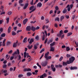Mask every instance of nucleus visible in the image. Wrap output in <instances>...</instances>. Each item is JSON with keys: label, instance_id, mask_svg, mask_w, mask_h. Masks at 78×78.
Returning a JSON list of instances; mask_svg holds the SVG:
<instances>
[{"label": "nucleus", "instance_id": "obj_1", "mask_svg": "<svg viewBox=\"0 0 78 78\" xmlns=\"http://www.w3.org/2000/svg\"><path fill=\"white\" fill-rule=\"evenodd\" d=\"M75 57L73 56H72L71 58H69V61H67L66 62L68 64H71L72 62H73L75 61Z\"/></svg>", "mask_w": 78, "mask_h": 78}, {"label": "nucleus", "instance_id": "obj_2", "mask_svg": "<svg viewBox=\"0 0 78 78\" xmlns=\"http://www.w3.org/2000/svg\"><path fill=\"white\" fill-rule=\"evenodd\" d=\"M27 41L28 42H29H29V44H32V43L34 42V38H31L30 39V38H28Z\"/></svg>", "mask_w": 78, "mask_h": 78}, {"label": "nucleus", "instance_id": "obj_3", "mask_svg": "<svg viewBox=\"0 0 78 78\" xmlns=\"http://www.w3.org/2000/svg\"><path fill=\"white\" fill-rule=\"evenodd\" d=\"M2 73H5L4 74L5 76H7L8 75V73H7V70L2 69Z\"/></svg>", "mask_w": 78, "mask_h": 78}, {"label": "nucleus", "instance_id": "obj_4", "mask_svg": "<svg viewBox=\"0 0 78 78\" xmlns=\"http://www.w3.org/2000/svg\"><path fill=\"white\" fill-rule=\"evenodd\" d=\"M47 64H48V62L46 61L44 62H42L41 63V64L42 66H43V67H45V66H46Z\"/></svg>", "mask_w": 78, "mask_h": 78}, {"label": "nucleus", "instance_id": "obj_5", "mask_svg": "<svg viewBox=\"0 0 78 78\" xmlns=\"http://www.w3.org/2000/svg\"><path fill=\"white\" fill-rule=\"evenodd\" d=\"M49 54V52L48 51L47 53L45 54L44 56V58H45L46 59L48 60V55Z\"/></svg>", "mask_w": 78, "mask_h": 78}, {"label": "nucleus", "instance_id": "obj_6", "mask_svg": "<svg viewBox=\"0 0 78 78\" xmlns=\"http://www.w3.org/2000/svg\"><path fill=\"white\" fill-rule=\"evenodd\" d=\"M31 29V26H28L26 27V30L28 31H30Z\"/></svg>", "mask_w": 78, "mask_h": 78}, {"label": "nucleus", "instance_id": "obj_7", "mask_svg": "<svg viewBox=\"0 0 78 78\" xmlns=\"http://www.w3.org/2000/svg\"><path fill=\"white\" fill-rule=\"evenodd\" d=\"M28 22V19H26L24 20L23 21V23L24 25H25L27 22Z\"/></svg>", "mask_w": 78, "mask_h": 78}, {"label": "nucleus", "instance_id": "obj_8", "mask_svg": "<svg viewBox=\"0 0 78 78\" xmlns=\"http://www.w3.org/2000/svg\"><path fill=\"white\" fill-rule=\"evenodd\" d=\"M18 43V41H17L16 43H14L13 45V47L14 48L17 47V44Z\"/></svg>", "mask_w": 78, "mask_h": 78}, {"label": "nucleus", "instance_id": "obj_9", "mask_svg": "<svg viewBox=\"0 0 78 78\" xmlns=\"http://www.w3.org/2000/svg\"><path fill=\"white\" fill-rule=\"evenodd\" d=\"M38 45L39 44H35L34 45V48L35 49H37L38 48Z\"/></svg>", "mask_w": 78, "mask_h": 78}, {"label": "nucleus", "instance_id": "obj_10", "mask_svg": "<svg viewBox=\"0 0 78 78\" xmlns=\"http://www.w3.org/2000/svg\"><path fill=\"white\" fill-rule=\"evenodd\" d=\"M12 43L10 41H7L6 43L7 46H9V45H11V44Z\"/></svg>", "mask_w": 78, "mask_h": 78}, {"label": "nucleus", "instance_id": "obj_11", "mask_svg": "<svg viewBox=\"0 0 78 78\" xmlns=\"http://www.w3.org/2000/svg\"><path fill=\"white\" fill-rule=\"evenodd\" d=\"M42 3H41V2H39L37 4V7H39V8H40V7H41L42 6Z\"/></svg>", "mask_w": 78, "mask_h": 78}, {"label": "nucleus", "instance_id": "obj_12", "mask_svg": "<svg viewBox=\"0 0 78 78\" xmlns=\"http://www.w3.org/2000/svg\"><path fill=\"white\" fill-rule=\"evenodd\" d=\"M51 50L50 51H55V47H51Z\"/></svg>", "mask_w": 78, "mask_h": 78}, {"label": "nucleus", "instance_id": "obj_13", "mask_svg": "<svg viewBox=\"0 0 78 78\" xmlns=\"http://www.w3.org/2000/svg\"><path fill=\"white\" fill-rule=\"evenodd\" d=\"M5 42H6V39H4L2 42V46L3 47L5 46Z\"/></svg>", "mask_w": 78, "mask_h": 78}, {"label": "nucleus", "instance_id": "obj_14", "mask_svg": "<svg viewBox=\"0 0 78 78\" xmlns=\"http://www.w3.org/2000/svg\"><path fill=\"white\" fill-rule=\"evenodd\" d=\"M23 42L24 43H27V38L25 37L23 40Z\"/></svg>", "mask_w": 78, "mask_h": 78}, {"label": "nucleus", "instance_id": "obj_15", "mask_svg": "<svg viewBox=\"0 0 78 78\" xmlns=\"http://www.w3.org/2000/svg\"><path fill=\"white\" fill-rule=\"evenodd\" d=\"M78 69V68L76 67H71L70 68L71 70H75L76 69Z\"/></svg>", "mask_w": 78, "mask_h": 78}, {"label": "nucleus", "instance_id": "obj_16", "mask_svg": "<svg viewBox=\"0 0 78 78\" xmlns=\"http://www.w3.org/2000/svg\"><path fill=\"white\" fill-rule=\"evenodd\" d=\"M27 75L28 76H30L31 75H32V73H31V72H29L27 73Z\"/></svg>", "mask_w": 78, "mask_h": 78}, {"label": "nucleus", "instance_id": "obj_17", "mask_svg": "<svg viewBox=\"0 0 78 78\" xmlns=\"http://www.w3.org/2000/svg\"><path fill=\"white\" fill-rule=\"evenodd\" d=\"M63 32V31L62 30H61L60 31V34H58V36H60V37H61V35L62 34V32Z\"/></svg>", "mask_w": 78, "mask_h": 78}, {"label": "nucleus", "instance_id": "obj_18", "mask_svg": "<svg viewBox=\"0 0 78 78\" xmlns=\"http://www.w3.org/2000/svg\"><path fill=\"white\" fill-rule=\"evenodd\" d=\"M31 30H32L34 32L35 31V30H36V28L32 26L31 27Z\"/></svg>", "mask_w": 78, "mask_h": 78}, {"label": "nucleus", "instance_id": "obj_19", "mask_svg": "<svg viewBox=\"0 0 78 78\" xmlns=\"http://www.w3.org/2000/svg\"><path fill=\"white\" fill-rule=\"evenodd\" d=\"M71 35H72V33L69 32L67 34V36L69 37V36H71Z\"/></svg>", "mask_w": 78, "mask_h": 78}, {"label": "nucleus", "instance_id": "obj_20", "mask_svg": "<svg viewBox=\"0 0 78 78\" xmlns=\"http://www.w3.org/2000/svg\"><path fill=\"white\" fill-rule=\"evenodd\" d=\"M28 4L27 3L25 4V5L24 6L23 9H26L27 7H28Z\"/></svg>", "mask_w": 78, "mask_h": 78}, {"label": "nucleus", "instance_id": "obj_21", "mask_svg": "<svg viewBox=\"0 0 78 78\" xmlns=\"http://www.w3.org/2000/svg\"><path fill=\"white\" fill-rule=\"evenodd\" d=\"M55 42H54L53 43H51L50 44V47H52V46H53V45H55Z\"/></svg>", "mask_w": 78, "mask_h": 78}, {"label": "nucleus", "instance_id": "obj_22", "mask_svg": "<svg viewBox=\"0 0 78 78\" xmlns=\"http://www.w3.org/2000/svg\"><path fill=\"white\" fill-rule=\"evenodd\" d=\"M12 28L11 27H9L8 29V33H9L11 32V29Z\"/></svg>", "mask_w": 78, "mask_h": 78}, {"label": "nucleus", "instance_id": "obj_23", "mask_svg": "<svg viewBox=\"0 0 78 78\" xmlns=\"http://www.w3.org/2000/svg\"><path fill=\"white\" fill-rule=\"evenodd\" d=\"M12 36H15V35H16L17 34L14 31H12Z\"/></svg>", "mask_w": 78, "mask_h": 78}, {"label": "nucleus", "instance_id": "obj_24", "mask_svg": "<svg viewBox=\"0 0 78 78\" xmlns=\"http://www.w3.org/2000/svg\"><path fill=\"white\" fill-rule=\"evenodd\" d=\"M55 22H57V21H58V22H59V17L56 18L55 19Z\"/></svg>", "mask_w": 78, "mask_h": 78}, {"label": "nucleus", "instance_id": "obj_25", "mask_svg": "<svg viewBox=\"0 0 78 78\" xmlns=\"http://www.w3.org/2000/svg\"><path fill=\"white\" fill-rule=\"evenodd\" d=\"M67 10L66 9H65L64 10H63L62 12L64 14H65V13H66L67 12Z\"/></svg>", "mask_w": 78, "mask_h": 78}, {"label": "nucleus", "instance_id": "obj_26", "mask_svg": "<svg viewBox=\"0 0 78 78\" xmlns=\"http://www.w3.org/2000/svg\"><path fill=\"white\" fill-rule=\"evenodd\" d=\"M64 19V16H61L60 18V21H62V20Z\"/></svg>", "mask_w": 78, "mask_h": 78}, {"label": "nucleus", "instance_id": "obj_27", "mask_svg": "<svg viewBox=\"0 0 78 78\" xmlns=\"http://www.w3.org/2000/svg\"><path fill=\"white\" fill-rule=\"evenodd\" d=\"M27 47L28 48V49H31L33 47V45H31L30 46L29 45H28V46Z\"/></svg>", "mask_w": 78, "mask_h": 78}, {"label": "nucleus", "instance_id": "obj_28", "mask_svg": "<svg viewBox=\"0 0 78 78\" xmlns=\"http://www.w3.org/2000/svg\"><path fill=\"white\" fill-rule=\"evenodd\" d=\"M6 20L7 21H6L7 23H9V18H6Z\"/></svg>", "mask_w": 78, "mask_h": 78}, {"label": "nucleus", "instance_id": "obj_29", "mask_svg": "<svg viewBox=\"0 0 78 78\" xmlns=\"http://www.w3.org/2000/svg\"><path fill=\"white\" fill-rule=\"evenodd\" d=\"M44 50H45V49H44V48H43L41 51L40 52V53H42L43 51H44Z\"/></svg>", "mask_w": 78, "mask_h": 78}, {"label": "nucleus", "instance_id": "obj_30", "mask_svg": "<svg viewBox=\"0 0 78 78\" xmlns=\"http://www.w3.org/2000/svg\"><path fill=\"white\" fill-rule=\"evenodd\" d=\"M27 52H24V58H26L27 57Z\"/></svg>", "mask_w": 78, "mask_h": 78}, {"label": "nucleus", "instance_id": "obj_31", "mask_svg": "<svg viewBox=\"0 0 78 78\" xmlns=\"http://www.w3.org/2000/svg\"><path fill=\"white\" fill-rule=\"evenodd\" d=\"M5 36H6V34H5V33H4L1 34V37H5Z\"/></svg>", "mask_w": 78, "mask_h": 78}, {"label": "nucleus", "instance_id": "obj_32", "mask_svg": "<svg viewBox=\"0 0 78 78\" xmlns=\"http://www.w3.org/2000/svg\"><path fill=\"white\" fill-rule=\"evenodd\" d=\"M52 42H53V41L51 40H50L48 42V44H50V43H51Z\"/></svg>", "mask_w": 78, "mask_h": 78}, {"label": "nucleus", "instance_id": "obj_33", "mask_svg": "<svg viewBox=\"0 0 78 78\" xmlns=\"http://www.w3.org/2000/svg\"><path fill=\"white\" fill-rule=\"evenodd\" d=\"M22 30H18L17 31H16V33L17 34L19 33H20V32H22Z\"/></svg>", "mask_w": 78, "mask_h": 78}, {"label": "nucleus", "instance_id": "obj_34", "mask_svg": "<svg viewBox=\"0 0 78 78\" xmlns=\"http://www.w3.org/2000/svg\"><path fill=\"white\" fill-rule=\"evenodd\" d=\"M7 14L9 15H11V14H12V12L8 11V12H7Z\"/></svg>", "mask_w": 78, "mask_h": 78}, {"label": "nucleus", "instance_id": "obj_35", "mask_svg": "<svg viewBox=\"0 0 78 78\" xmlns=\"http://www.w3.org/2000/svg\"><path fill=\"white\" fill-rule=\"evenodd\" d=\"M27 58H31V57L29 55V54L28 53H27Z\"/></svg>", "mask_w": 78, "mask_h": 78}, {"label": "nucleus", "instance_id": "obj_36", "mask_svg": "<svg viewBox=\"0 0 78 78\" xmlns=\"http://www.w3.org/2000/svg\"><path fill=\"white\" fill-rule=\"evenodd\" d=\"M35 39H36V40H37V41H38V40H39V36L37 35V36L36 37Z\"/></svg>", "mask_w": 78, "mask_h": 78}, {"label": "nucleus", "instance_id": "obj_37", "mask_svg": "<svg viewBox=\"0 0 78 78\" xmlns=\"http://www.w3.org/2000/svg\"><path fill=\"white\" fill-rule=\"evenodd\" d=\"M33 8H34V6H32L31 7H30V11L32 10V9H33Z\"/></svg>", "mask_w": 78, "mask_h": 78}, {"label": "nucleus", "instance_id": "obj_38", "mask_svg": "<svg viewBox=\"0 0 78 78\" xmlns=\"http://www.w3.org/2000/svg\"><path fill=\"white\" fill-rule=\"evenodd\" d=\"M0 31L1 32H2L3 31V28L1 27L0 28Z\"/></svg>", "mask_w": 78, "mask_h": 78}, {"label": "nucleus", "instance_id": "obj_39", "mask_svg": "<svg viewBox=\"0 0 78 78\" xmlns=\"http://www.w3.org/2000/svg\"><path fill=\"white\" fill-rule=\"evenodd\" d=\"M67 62H63V66H66L67 65Z\"/></svg>", "mask_w": 78, "mask_h": 78}, {"label": "nucleus", "instance_id": "obj_40", "mask_svg": "<svg viewBox=\"0 0 78 78\" xmlns=\"http://www.w3.org/2000/svg\"><path fill=\"white\" fill-rule=\"evenodd\" d=\"M66 48V51H69L70 50V48L69 47H67Z\"/></svg>", "mask_w": 78, "mask_h": 78}, {"label": "nucleus", "instance_id": "obj_41", "mask_svg": "<svg viewBox=\"0 0 78 78\" xmlns=\"http://www.w3.org/2000/svg\"><path fill=\"white\" fill-rule=\"evenodd\" d=\"M6 67H7V65H3V69H5Z\"/></svg>", "mask_w": 78, "mask_h": 78}, {"label": "nucleus", "instance_id": "obj_42", "mask_svg": "<svg viewBox=\"0 0 78 78\" xmlns=\"http://www.w3.org/2000/svg\"><path fill=\"white\" fill-rule=\"evenodd\" d=\"M37 65L38 66V67H40V69H41V66L40 65H39V63H37Z\"/></svg>", "mask_w": 78, "mask_h": 78}, {"label": "nucleus", "instance_id": "obj_43", "mask_svg": "<svg viewBox=\"0 0 78 78\" xmlns=\"http://www.w3.org/2000/svg\"><path fill=\"white\" fill-rule=\"evenodd\" d=\"M31 70V69L30 68H27V71L30 72Z\"/></svg>", "mask_w": 78, "mask_h": 78}, {"label": "nucleus", "instance_id": "obj_44", "mask_svg": "<svg viewBox=\"0 0 78 78\" xmlns=\"http://www.w3.org/2000/svg\"><path fill=\"white\" fill-rule=\"evenodd\" d=\"M17 27H14V31H16V30H17Z\"/></svg>", "mask_w": 78, "mask_h": 78}, {"label": "nucleus", "instance_id": "obj_45", "mask_svg": "<svg viewBox=\"0 0 78 78\" xmlns=\"http://www.w3.org/2000/svg\"><path fill=\"white\" fill-rule=\"evenodd\" d=\"M3 20H0V25H1L2 23H3Z\"/></svg>", "mask_w": 78, "mask_h": 78}, {"label": "nucleus", "instance_id": "obj_46", "mask_svg": "<svg viewBox=\"0 0 78 78\" xmlns=\"http://www.w3.org/2000/svg\"><path fill=\"white\" fill-rule=\"evenodd\" d=\"M49 22V20H48V19H46V23H45L46 24L47 23H48Z\"/></svg>", "mask_w": 78, "mask_h": 78}, {"label": "nucleus", "instance_id": "obj_47", "mask_svg": "<svg viewBox=\"0 0 78 78\" xmlns=\"http://www.w3.org/2000/svg\"><path fill=\"white\" fill-rule=\"evenodd\" d=\"M40 28V27H39V26H37V27L35 28V30H39V29Z\"/></svg>", "mask_w": 78, "mask_h": 78}, {"label": "nucleus", "instance_id": "obj_48", "mask_svg": "<svg viewBox=\"0 0 78 78\" xmlns=\"http://www.w3.org/2000/svg\"><path fill=\"white\" fill-rule=\"evenodd\" d=\"M35 75H37V72H38V70H35Z\"/></svg>", "mask_w": 78, "mask_h": 78}, {"label": "nucleus", "instance_id": "obj_49", "mask_svg": "<svg viewBox=\"0 0 78 78\" xmlns=\"http://www.w3.org/2000/svg\"><path fill=\"white\" fill-rule=\"evenodd\" d=\"M16 54H17V51H15L13 52L12 55L14 56V55H16Z\"/></svg>", "mask_w": 78, "mask_h": 78}, {"label": "nucleus", "instance_id": "obj_50", "mask_svg": "<svg viewBox=\"0 0 78 78\" xmlns=\"http://www.w3.org/2000/svg\"><path fill=\"white\" fill-rule=\"evenodd\" d=\"M23 76V75H18V78H22Z\"/></svg>", "mask_w": 78, "mask_h": 78}, {"label": "nucleus", "instance_id": "obj_51", "mask_svg": "<svg viewBox=\"0 0 78 78\" xmlns=\"http://www.w3.org/2000/svg\"><path fill=\"white\" fill-rule=\"evenodd\" d=\"M68 31L67 30H65L64 31V33H68Z\"/></svg>", "mask_w": 78, "mask_h": 78}, {"label": "nucleus", "instance_id": "obj_52", "mask_svg": "<svg viewBox=\"0 0 78 78\" xmlns=\"http://www.w3.org/2000/svg\"><path fill=\"white\" fill-rule=\"evenodd\" d=\"M76 44V47H78V42H75Z\"/></svg>", "mask_w": 78, "mask_h": 78}, {"label": "nucleus", "instance_id": "obj_53", "mask_svg": "<svg viewBox=\"0 0 78 78\" xmlns=\"http://www.w3.org/2000/svg\"><path fill=\"white\" fill-rule=\"evenodd\" d=\"M66 56L67 58H69V57H70V55L69 54H67L66 55Z\"/></svg>", "mask_w": 78, "mask_h": 78}, {"label": "nucleus", "instance_id": "obj_54", "mask_svg": "<svg viewBox=\"0 0 78 78\" xmlns=\"http://www.w3.org/2000/svg\"><path fill=\"white\" fill-rule=\"evenodd\" d=\"M23 1V0H20L19 1V3H22Z\"/></svg>", "mask_w": 78, "mask_h": 78}, {"label": "nucleus", "instance_id": "obj_55", "mask_svg": "<svg viewBox=\"0 0 78 78\" xmlns=\"http://www.w3.org/2000/svg\"><path fill=\"white\" fill-rule=\"evenodd\" d=\"M73 4H71V5H70V7L71 9L72 8V7H73Z\"/></svg>", "mask_w": 78, "mask_h": 78}, {"label": "nucleus", "instance_id": "obj_56", "mask_svg": "<svg viewBox=\"0 0 78 78\" xmlns=\"http://www.w3.org/2000/svg\"><path fill=\"white\" fill-rule=\"evenodd\" d=\"M48 40V39H47V38H46V40H45L44 42L45 44H46V43H47Z\"/></svg>", "mask_w": 78, "mask_h": 78}, {"label": "nucleus", "instance_id": "obj_57", "mask_svg": "<svg viewBox=\"0 0 78 78\" xmlns=\"http://www.w3.org/2000/svg\"><path fill=\"white\" fill-rule=\"evenodd\" d=\"M43 76L44 77H46L47 76V74L45 73H44L43 74Z\"/></svg>", "mask_w": 78, "mask_h": 78}, {"label": "nucleus", "instance_id": "obj_58", "mask_svg": "<svg viewBox=\"0 0 78 78\" xmlns=\"http://www.w3.org/2000/svg\"><path fill=\"white\" fill-rule=\"evenodd\" d=\"M33 1L34 0H32L31 2H30V4L31 5H33Z\"/></svg>", "mask_w": 78, "mask_h": 78}, {"label": "nucleus", "instance_id": "obj_59", "mask_svg": "<svg viewBox=\"0 0 78 78\" xmlns=\"http://www.w3.org/2000/svg\"><path fill=\"white\" fill-rule=\"evenodd\" d=\"M45 35H44L42 38V40H43V41H44V39H45Z\"/></svg>", "mask_w": 78, "mask_h": 78}, {"label": "nucleus", "instance_id": "obj_60", "mask_svg": "<svg viewBox=\"0 0 78 78\" xmlns=\"http://www.w3.org/2000/svg\"><path fill=\"white\" fill-rule=\"evenodd\" d=\"M10 59L11 60H12V59H14V56H12L10 58Z\"/></svg>", "mask_w": 78, "mask_h": 78}, {"label": "nucleus", "instance_id": "obj_61", "mask_svg": "<svg viewBox=\"0 0 78 78\" xmlns=\"http://www.w3.org/2000/svg\"><path fill=\"white\" fill-rule=\"evenodd\" d=\"M8 53H9V54H11V53H12V50H10L9 51V52Z\"/></svg>", "mask_w": 78, "mask_h": 78}, {"label": "nucleus", "instance_id": "obj_62", "mask_svg": "<svg viewBox=\"0 0 78 78\" xmlns=\"http://www.w3.org/2000/svg\"><path fill=\"white\" fill-rule=\"evenodd\" d=\"M36 21H31L30 22L31 23H36Z\"/></svg>", "mask_w": 78, "mask_h": 78}, {"label": "nucleus", "instance_id": "obj_63", "mask_svg": "<svg viewBox=\"0 0 78 78\" xmlns=\"http://www.w3.org/2000/svg\"><path fill=\"white\" fill-rule=\"evenodd\" d=\"M55 9L56 10V11H58V10L59 9V8H58V6L56 7Z\"/></svg>", "mask_w": 78, "mask_h": 78}, {"label": "nucleus", "instance_id": "obj_64", "mask_svg": "<svg viewBox=\"0 0 78 78\" xmlns=\"http://www.w3.org/2000/svg\"><path fill=\"white\" fill-rule=\"evenodd\" d=\"M62 59H63V57H61L59 58V60L60 61H61L62 60Z\"/></svg>", "mask_w": 78, "mask_h": 78}]
</instances>
